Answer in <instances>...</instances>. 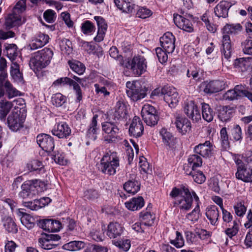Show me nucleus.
<instances>
[{
	"label": "nucleus",
	"mask_w": 252,
	"mask_h": 252,
	"mask_svg": "<svg viewBox=\"0 0 252 252\" xmlns=\"http://www.w3.org/2000/svg\"><path fill=\"white\" fill-rule=\"evenodd\" d=\"M170 196L175 199L173 202L174 206L183 210L188 211L191 208L193 198L196 203H199V198L195 191L186 185H182L180 188H173Z\"/></svg>",
	"instance_id": "obj_1"
},
{
	"label": "nucleus",
	"mask_w": 252,
	"mask_h": 252,
	"mask_svg": "<svg viewBox=\"0 0 252 252\" xmlns=\"http://www.w3.org/2000/svg\"><path fill=\"white\" fill-rule=\"evenodd\" d=\"M53 51L49 48H44L34 53L31 58L29 65L34 72L46 67L51 62Z\"/></svg>",
	"instance_id": "obj_2"
},
{
	"label": "nucleus",
	"mask_w": 252,
	"mask_h": 252,
	"mask_svg": "<svg viewBox=\"0 0 252 252\" xmlns=\"http://www.w3.org/2000/svg\"><path fill=\"white\" fill-rule=\"evenodd\" d=\"M119 166L120 161L117 153L109 151L104 154L101 158L98 169L102 173L111 176L116 173L117 169L119 168Z\"/></svg>",
	"instance_id": "obj_3"
},
{
	"label": "nucleus",
	"mask_w": 252,
	"mask_h": 252,
	"mask_svg": "<svg viewBox=\"0 0 252 252\" xmlns=\"http://www.w3.org/2000/svg\"><path fill=\"white\" fill-rule=\"evenodd\" d=\"M222 30L223 34L222 39V48L221 51L224 57L228 60L231 56L232 51L230 38L228 34H237L242 30V26L239 23L226 24Z\"/></svg>",
	"instance_id": "obj_4"
},
{
	"label": "nucleus",
	"mask_w": 252,
	"mask_h": 252,
	"mask_svg": "<svg viewBox=\"0 0 252 252\" xmlns=\"http://www.w3.org/2000/svg\"><path fill=\"white\" fill-rule=\"evenodd\" d=\"M125 67L130 69L136 76H139L144 73L147 69V62L145 58L141 56H135L132 60L126 61L123 63Z\"/></svg>",
	"instance_id": "obj_5"
},
{
	"label": "nucleus",
	"mask_w": 252,
	"mask_h": 252,
	"mask_svg": "<svg viewBox=\"0 0 252 252\" xmlns=\"http://www.w3.org/2000/svg\"><path fill=\"white\" fill-rule=\"evenodd\" d=\"M4 95L10 99L21 95V93L8 80V75L2 73L0 75V99L4 98Z\"/></svg>",
	"instance_id": "obj_6"
},
{
	"label": "nucleus",
	"mask_w": 252,
	"mask_h": 252,
	"mask_svg": "<svg viewBox=\"0 0 252 252\" xmlns=\"http://www.w3.org/2000/svg\"><path fill=\"white\" fill-rule=\"evenodd\" d=\"M101 126L105 141L110 143L118 140L120 128L117 122H105L101 124Z\"/></svg>",
	"instance_id": "obj_7"
},
{
	"label": "nucleus",
	"mask_w": 252,
	"mask_h": 252,
	"mask_svg": "<svg viewBox=\"0 0 252 252\" xmlns=\"http://www.w3.org/2000/svg\"><path fill=\"white\" fill-rule=\"evenodd\" d=\"M127 95L133 101H137L146 95V90L138 81H128L126 83Z\"/></svg>",
	"instance_id": "obj_8"
},
{
	"label": "nucleus",
	"mask_w": 252,
	"mask_h": 252,
	"mask_svg": "<svg viewBox=\"0 0 252 252\" xmlns=\"http://www.w3.org/2000/svg\"><path fill=\"white\" fill-rule=\"evenodd\" d=\"M26 115L22 113L20 110L13 111L7 118V124L9 128L17 131L24 126Z\"/></svg>",
	"instance_id": "obj_9"
},
{
	"label": "nucleus",
	"mask_w": 252,
	"mask_h": 252,
	"mask_svg": "<svg viewBox=\"0 0 252 252\" xmlns=\"http://www.w3.org/2000/svg\"><path fill=\"white\" fill-rule=\"evenodd\" d=\"M141 115L148 126H152L157 124L158 116L155 108L153 106L148 104H145L142 107Z\"/></svg>",
	"instance_id": "obj_10"
},
{
	"label": "nucleus",
	"mask_w": 252,
	"mask_h": 252,
	"mask_svg": "<svg viewBox=\"0 0 252 252\" xmlns=\"http://www.w3.org/2000/svg\"><path fill=\"white\" fill-rule=\"evenodd\" d=\"M161 94L164 101L171 108H174L179 102V96L176 89L171 86H164L161 89Z\"/></svg>",
	"instance_id": "obj_11"
},
{
	"label": "nucleus",
	"mask_w": 252,
	"mask_h": 252,
	"mask_svg": "<svg viewBox=\"0 0 252 252\" xmlns=\"http://www.w3.org/2000/svg\"><path fill=\"white\" fill-rule=\"evenodd\" d=\"M225 83L220 80H213L211 81H204L201 83L200 86L201 91L205 93L211 94L218 93L224 88Z\"/></svg>",
	"instance_id": "obj_12"
},
{
	"label": "nucleus",
	"mask_w": 252,
	"mask_h": 252,
	"mask_svg": "<svg viewBox=\"0 0 252 252\" xmlns=\"http://www.w3.org/2000/svg\"><path fill=\"white\" fill-rule=\"evenodd\" d=\"M61 237L57 234L44 235L38 239L40 246L45 250H51L59 245Z\"/></svg>",
	"instance_id": "obj_13"
},
{
	"label": "nucleus",
	"mask_w": 252,
	"mask_h": 252,
	"mask_svg": "<svg viewBox=\"0 0 252 252\" xmlns=\"http://www.w3.org/2000/svg\"><path fill=\"white\" fill-rule=\"evenodd\" d=\"M36 141L43 150L46 152H52L54 147V141L53 138L47 134L41 133L36 137Z\"/></svg>",
	"instance_id": "obj_14"
},
{
	"label": "nucleus",
	"mask_w": 252,
	"mask_h": 252,
	"mask_svg": "<svg viewBox=\"0 0 252 252\" xmlns=\"http://www.w3.org/2000/svg\"><path fill=\"white\" fill-rule=\"evenodd\" d=\"M175 37L170 32L165 33L160 38V43L162 48L169 54L172 53L175 49Z\"/></svg>",
	"instance_id": "obj_15"
},
{
	"label": "nucleus",
	"mask_w": 252,
	"mask_h": 252,
	"mask_svg": "<svg viewBox=\"0 0 252 252\" xmlns=\"http://www.w3.org/2000/svg\"><path fill=\"white\" fill-rule=\"evenodd\" d=\"M21 191L19 193L20 197L23 199L32 198L38 193L32 182L28 181L21 185Z\"/></svg>",
	"instance_id": "obj_16"
},
{
	"label": "nucleus",
	"mask_w": 252,
	"mask_h": 252,
	"mask_svg": "<svg viewBox=\"0 0 252 252\" xmlns=\"http://www.w3.org/2000/svg\"><path fill=\"white\" fill-rule=\"evenodd\" d=\"M184 111L187 116L193 121L197 122L201 120L199 110L193 101H189L185 103Z\"/></svg>",
	"instance_id": "obj_17"
},
{
	"label": "nucleus",
	"mask_w": 252,
	"mask_h": 252,
	"mask_svg": "<svg viewBox=\"0 0 252 252\" xmlns=\"http://www.w3.org/2000/svg\"><path fill=\"white\" fill-rule=\"evenodd\" d=\"M71 132V128L65 122L58 123L52 130V134L59 138H67Z\"/></svg>",
	"instance_id": "obj_18"
},
{
	"label": "nucleus",
	"mask_w": 252,
	"mask_h": 252,
	"mask_svg": "<svg viewBox=\"0 0 252 252\" xmlns=\"http://www.w3.org/2000/svg\"><path fill=\"white\" fill-rule=\"evenodd\" d=\"M49 39V37L47 34L39 32L32 38L29 47L32 50L37 49L46 44Z\"/></svg>",
	"instance_id": "obj_19"
},
{
	"label": "nucleus",
	"mask_w": 252,
	"mask_h": 252,
	"mask_svg": "<svg viewBox=\"0 0 252 252\" xmlns=\"http://www.w3.org/2000/svg\"><path fill=\"white\" fill-rule=\"evenodd\" d=\"M144 131V126L140 118L135 116L133 118L129 128V133L135 137H140Z\"/></svg>",
	"instance_id": "obj_20"
},
{
	"label": "nucleus",
	"mask_w": 252,
	"mask_h": 252,
	"mask_svg": "<svg viewBox=\"0 0 252 252\" xmlns=\"http://www.w3.org/2000/svg\"><path fill=\"white\" fill-rule=\"evenodd\" d=\"M214 145L210 141H206L204 143L199 144L194 148L197 154H199L203 158H209L213 154Z\"/></svg>",
	"instance_id": "obj_21"
},
{
	"label": "nucleus",
	"mask_w": 252,
	"mask_h": 252,
	"mask_svg": "<svg viewBox=\"0 0 252 252\" xmlns=\"http://www.w3.org/2000/svg\"><path fill=\"white\" fill-rule=\"evenodd\" d=\"M39 226L43 229L49 232L59 231L62 227L60 221L53 219H45L39 222Z\"/></svg>",
	"instance_id": "obj_22"
},
{
	"label": "nucleus",
	"mask_w": 252,
	"mask_h": 252,
	"mask_svg": "<svg viewBox=\"0 0 252 252\" xmlns=\"http://www.w3.org/2000/svg\"><path fill=\"white\" fill-rule=\"evenodd\" d=\"M173 20L175 25L179 28L189 32L193 31L192 25L191 22L183 16L174 14Z\"/></svg>",
	"instance_id": "obj_23"
},
{
	"label": "nucleus",
	"mask_w": 252,
	"mask_h": 252,
	"mask_svg": "<svg viewBox=\"0 0 252 252\" xmlns=\"http://www.w3.org/2000/svg\"><path fill=\"white\" fill-rule=\"evenodd\" d=\"M124 227L117 222H110L107 226V235L110 238L120 237L123 233Z\"/></svg>",
	"instance_id": "obj_24"
},
{
	"label": "nucleus",
	"mask_w": 252,
	"mask_h": 252,
	"mask_svg": "<svg viewBox=\"0 0 252 252\" xmlns=\"http://www.w3.org/2000/svg\"><path fill=\"white\" fill-rule=\"evenodd\" d=\"M236 178L245 183L252 182V168L246 165L237 170Z\"/></svg>",
	"instance_id": "obj_25"
},
{
	"label": "nucleus",
	"mask_w": 252,
	"mask_h": 252,
	"mask_svg": "<svg viewBox=\"0 0 252 252\" xmlns=\"http://www.w3.org/2000/svg\"><path fill=\"white\" fill-rule=\"evenodd\" d=\"M94 19L96 22L98 27L97 34L94 38V40L95 41L99 42L103 40L107 29V25L105 20L100 16H95Z\"/></svg>",
	"instance_id": "obj_26"
},
{
	"label": "nucleus",
	"mask_w": 252,
	"mask_h": 252,
	"mask_svg": "<svg viewBox=\"0 0 252 252\" xmlns=\"http://www.w3.org/2000/svg\"><path fill=\"white\" fill-rule=\"evenodd\" d=\"M231 4L227 1L222 0L220 1L214 8V13L218 18H225L228 16L229 9Z\"/></svg>",
	"instance_id": "obj_27"
},
{
	"label": "nucleus",
	"mask_w": 252,
	"mask_h": 252,
	"mask_svg": "<svg viewBox=\"0 0 252 252\" xmlns=\"http://www.w3.org/2000/svg\"><path fill=\"white\" fill-rule=\"evenodd\" d=\"M252 57L241 58L235 60L234 65L235 68L241 72H245L252 68Z\"/></svg>",
	"instance_id": "obj_28"
},
{
	"label": "nucleus",
	"mask_w": 252,
	"mask_h": 252,
	"mask_svg": "<svg viewBox=\"0 0 252 252\" xmlns=\"http://www.w3.org/2000/svg\"><path fill=\"white\" fill-rule=\"evenodd\" d=\"M205 215L211 224L213 225H217L218 224L219 211L216 206L211 205L208 206L206 209Z\"/></svg>",
	"instance_id": "obj_29"
},
{
	"label": "nucleus",
	"mask_w": 252,
	"mask_h": 252,
	"mask_svg": "<svg viewBox=\"0 0 252 252\" xmlns=\"http://www.w3.org/2000/svg\"><path fill=\"white\" fill-rule=\"evenodd\" d=\"M245 88L242 85H237L233 90L227 91L224 95L225 99L233 100L244 97Z\"/></svg>",
	"instance_id": "obj_30"
},
{
	"label": "nucleus",
	"mask_w": 252,
	"mask_h": 252,
	"mask_svg": "<svg viewBox=\"0 0 252 252\" xmlns=\"http://www.w3.org/2000/svg\"><path fill=\"white\" fill-rule=\"evenodd\" d=\"M175 124L179 131L182 134L189 132L191 127L190 121L187 118L183 117H176Z\"/></svg>",
	"instance_id": "obj_31"
},
{
	"label": "nucleus",
	"mask_w": 252,
	"mask_h": 252,
	"mask_svg": "<svg viewBox=\"0 0 252 252\" xmlns=\"http://www.w3.org/2000/svg\"><path fill=\"white\" fill-rule=\"evenodd\" d=\"M150 209V208L148 206L146 210H143L139 214L140 221L147 228L153 225L156 218L155 215L151 213Z\"/></svg>",
	"instance_id": "obj_32"
},
{
	"label": "nucleus",
	"mask_w": 252,
	"mask_h": 252,
	"mask_svg": "<svg viewBox=\"0 0 252 252\" xmlns=\"http://www.w3.org/2000/svg\"><path fill=\"white\" fill-rule=\"evenodd\" d=\"M144 205V200L142 196L133 197L125 202L126 208L129 210L134 211L142 208Z\"/></svg>",
	"instance_id": "obj_33"
},
{
	"label": "nucleus",
	"mask_w": 252,
	"mask_h": 252,
	"mask_svg": "<svg viewBox=\"0 0 252 252\" xmlns=\"http://www.w3.org/2000/svg\"><path fill=\"white\" fill-rule=\"evenodd\" d=\"M114 1L117 7L126 13H132L136 6H137L132 2V0H114Z\"/></svg>",
	"instance_id": "obj_34"
},
{
	"label": "nucleus",
	"mask_w": 252,
	"mask_h": 252,
	"mask_svg": "<svg viewBox=\"0 0 252 252\" xmlns=\"http://www.w3.org/2000/svg\"><path fill=\"white\" fill-rule=\"evenodd\" d=\"M98 118L97 115H94L91 122L90 124L89 127L87 131L86 135L91 140H95L97 138V131L99 128L97 126V119Z\"/></svg>",
	"instance_id": "obj_35"
},
{
	"label": "nucleus",
	"mask_w": 252,
	"mask_h": 252,
	"mask_svg": "<svg viewBox=\"0 0 252 252\" xmlns=\"http://www.w3.org/2000/svg\"><path fill=\"white\" fill-rule=\"evenodd\" d=\"M19 67V65L16 62H12L10 66V74L14 82L17 83H23V77L22 73L20 71Z\"/></svg>",
	"instance_id": "obj_36"
},
{
	"label": "nucleus",
	"mask_w": 252,
	"mask_h": 252,
	"mask_svg": "<svg viewBox=\"0 0 252 252\" xmlns=\"http://www.w3.org/2000/svg\"><path fill=\"white\" fill-rule=\"evenodd\" d=\"M21 15H17L12 12L5 19V26L7 29L22 25Z\"/></svg>",
	"instance_id": "obj_37"
},
{
	"label": "nucleus",
	"mask_w": 252,
	"mask_h": 252,
	"mask_svg": "<svg viewBox=\"0 0 252 252\" xmlns=\"http://www.w3.org/2000/svg\"><path fill=\"white\" fill-rule=\"evenodd\" d=\"M13 106V102L1 98L0 99V120H5Z\"/></svg>",
	"instance_id": "obj_38"
},
{
	"label": "nucleus",
	"mask_w": 252,
	"mask_h": 252,
	"mask_svg": "<svg viewBox=\"0 0 252 252\" xmlns=\"http://www.w3.org/2000/svg\"><path fill=\"white\" fill-rule=\"evenodd\" d=\"M127 113L126 107L125 104L122 102L118 101L113 114L114 119L117 120L123 119L125 118Z\"/></svg>",
	"instance_id": "obj_39"
},
{
	"label": "nucleus",
	"mask_w": 252,
	"mask_h": 252,
	"mask_svg": "<svg viewBox=\"0 0 252 252\" xmlns=\"http://www.w3.org/2000/svg\"><path fill=\"white\" fill-rule=\"evenodd\" d=\"M159 134L162 137V142L165 145L169 147H172L174 145L176 139L167 129L162 128L160 130Z\"/></svg>",
	"instance_id": "obj_40"
},
{
	"label": "nucleus",
	"mask_w": 252,
	"mask_h": 252,
	"mask_svg": "<svg viewBox=\"0 0 252 252\" xmlns=\"http://www.w3.org/2000/svg\"><path fill=\"white\" fill-rule=\"evenodd\" d=\"M202 115L203 119L208 122L213 120L215 112L208 104L202 103Z\"/></svg>",
	"instance_id": "obj_41"
},
{
	"label": "nucleus",
	"mask_w": 252,
	"mask_h": 252,
	"mask_svg": "<svg viewBox=\"0 0 252 252\" xmlns=\"http://www.w3.org/2000/svg\"><path fill=\"white\" fill-rule=\"evenodd\" d=\"M140 184L136 180H129L124 185V189L129 193L135 194L140 189Z\"/></svg>",
	"instance_id": "obj_42"
},
{
	"label": "nucleus",
	"mask_w": 252,
	"mask_h": 252,
	"mask_svg": "<svg viewBox=\"0 0 252 252\" xmlns=\"http://www.w3.org/2000/svg\"><path fill=\"white\" fill-rule=\"evenodd\" d=\"M189 167L191 171L195 170L196 168L202 166V158L197 154L190 155L188 159Z\"/></svg>",
	"instance_id": "obj_43"
},
{
	"label": "nucleus",
	"mask_w": 252,
	"mask_h": 252,
	"mask_svg": "<svg viewBox=\"0 0 252 252\" xmlns=\"http://www.w3.org/2000/svg\"><path fill=\"white\" fill-rule=\"evenodd\" d=\"M68 63L74 72L78 75H82L85 71L86 67L85 65L80 62L76 60L69 61Z\"/></svg>",
	"instance_id": "obj_44"
},
{
	"label": "nucleus",
	"mask_w": 252,
	"mask_h": 252,
	"mask_svg": "<svg viewBox=\"0 0 252 252\" xmlns=\"http://www.w3.org/2000/svg\"><path fill=\"white\" fill-rule=\"evenodd\" d=\"M232 111L228 106L222 107L219 111L218 117L222 122H227L232 117Z\"/></svg>",
	"instance_id": "obj_45"
},
{
	"label": "nucleus",
	"mask_w": 252,
	"mask_h": 252,
	"mask_svg": "<svg viewBox=\"0 0 252 252\" xmlns=\"http://www.w3.org/2000/svg\"><path fill=\"white\" fill-rule=\"evenodd\" d=\"M85 244L83 241H71L63 246V248L70 251L80 250L85 247Z\"/></svg>",
	"instance_id": "obj_46"
},
{
	"label": "nucleus",
	"mask_w": 252,
	"mask_h": 252,
	"mask_svg": "<svg viewBox=\"0 0 252 252\" xmlns=\"http://www.w3.org/2000/svg\"><path fill=\"white\" fill-rule=\"evenodd\" d=\"M27 167L30 171H38L40 173H44V165L38 160H32L28 163Z\"/></svg>",
	"instance_id": "obj_47"
},
{
	"label": "nucleus",
	"mask_w": 252,
	"mask_h": 252,
	"mask_svg": "<svg viewBox=\"0 0 252 252\" xmlns=\"http://www.w3.org/2000/svg\"><path fill=\"white\" fill-rule=\"evenodd\" d=\"M3 226L8 232L16 233L18 231L17 225L10 217H6L3 219Z\"/></svg>",
	"instance_id": "obj_48"
},
{
	"label": "nucleus",
	"mask_w": 252,
	"mask_h": 252,
	"mask_svg": "<svg viewBox=\"0 0 252 252\" xmlns=\"http://www.w3.org/2000/svg\"><path fill=\"white\" fill-rule=\"evenodd\" d=\"M4 46L7 57L14 61L18 55L17 46L14 44H6Z\"/></svg>",
	"instance_id": "obj_49"
},
{
	"label": "nucleus",
	"mask_w": 252,
	"mask_h": 252,
	"mask_svg": "<svg viewBox=\"0 0 252 252\" xmlns=\"http://www.w3.org/2000/svg\"><path fill=\"white\" fill-rule=\"evenodd\" d=\"M94 87L96 94L102 95L104 96L109 95L110 92L109 91L110 88L109 83L106 82L104 86L98 84H95Z\"/></svg>",
	"instance_id": "obj_50"
},
{
	"label": "nucleus",
	"mask_w": 252,
	"mask_h": 252,
	"mask_svg": "<svg viewBox=\"0 0 252 252\" xmlns=\"http://www.w3.org/2000/svg\"><path fill=\"white\" fill-rule=\"evenodd\" d=\"M186 173L187 175L191 176L194 182L198 184H202L206 180L205 176L201 171H196L195 170L190 171L189 173L187 171H186Z\"/></svg>",
	"instance_id": "obj_51"
},
{
	"label": "nucleus",
	"mask_w": 252,
	"mask_h": 252,
	"mask_svg": "<svg viewBox=\"0 0 252 252\" xmlns=\"http://www.w3.org/2000/svg\"><path fill=\"white\" fill-rule=\"evenodd\" d=\"M95 30V26L90 21H85L81 25V31L85 34H92Z\"/></svg>",
	"instance_id": "obj_52"
},
{
	"label": "nucleus",
	"mask_w": 252,
	"mask_h": 252,
	"mask_svg": "<svg viewBox=\"0 0 252 252\" xmlns=\"http://www.w3.org/2000/svg\"><path fill=\"white\" fill-rule=\"evenodd\" d=\"M220 140L222 147L227 149L229 147V141L226 127H223L220 131Z\"/></svg>",
	"instance_id": "obj_53"
},
{
	"label": "nucleus",
	"mask_w": 252,
	"mask_h": 252,
	"mask_svg": "<svg viewBox=\"0 0 252 252\" xmlns=\"http://www.w3.org/2000/svg\"><path fill=\"white\" fill-rule=\"evenodd\" d=\"M136 12V17L142 19H145L149 17L152 14V12L150 9L145 6L138 7Z\"/></svg>",
	"instance_id": "obj_54"
},
{
	"label": "nucleus",
	"mask_w": 252,
	"mask_h": 252,
	"mask_svg": "<svg viewBox=\"0 0 252 252\" xmlns=\"http://www.w3.org/2000/svg\"><path fill=\"white\" fill-rule=\"evenodd\" d=\"M26 0H19L13 8L12 12L17 15L21 14L26 10Z\"/></svg>",
	"instance_id": "obj_55"
},
{
	"label": "nucleus",
	"mask_w": 252,
	"mask_h": 252,
	"mask_svg": "<svg viewBox=\"0 0 252 252\" xmlns=\"http://www.w3.org/2000/svg\"><path fill=\"white\" fill-rule=\"evenodd\" d=\"M66 101V97L61 93L54 94L52 97V102L57 107L62 106Z\"/></svg>",
	"instance_id": "obj_56"
},
{
	"label": "nucleus",
	"mask_w": 252,
	"mask_h": 252,
	"mask_svg": "<svg viewBox=\"0 0 252 252\" xmlns=\"http://www.w3.org/2000/svg\"><path fill=\"white\" fill-rule=\"evenodd\" d=\"M113 244L117 247L124 251H127L130 247V241L128 239H122L115 241Z\"/></svg>",
	"instance_id": "obj_57"
},
{
	"label": "nucleus",
	"mask_w": 252,
	"mask_h": 252,
	"mask_svg": "<svg viewBox=\"0 0 252 252\" xmlns=\"http://www.w3.org/2000/svg\"><path fill=\"white\" fill-rule=\"evenodd\" d=\"M156 53L159 62L160 63H164L166 62L168 59V53L163 48L159 47L156 48Z\"/></svg>",
	"instance_id": "obj_58"
},
{
	"label": "nucleus",
	"mask_w": 252,
	"mask_h": 252,
	"mask_svg": "<svg viewBox=\"0 0 252 252\" xmlns=\"http://www.w3.org/2000/svg\"><path fill=\"white\" fill-rule=\"evenodd\" d=\"M34 219L30 215H25L21 218V223L25 226L27 228L30 229L33 227L34 224L33 222Z\"/></svg>",
	"instance_id": "obj_59"
},
{
	"label": "nucleus",
	"mask_w": 252,
	"mask_h": 252,
	"mask_svg": "<svg viewBox=\"0 0 252 252\" xmlns=\"http://www.w3.org/2000/svg\"><path fill=\"white\" fill-rule=\"evenodd\" d=\"M199 203H196V205L194 209L187 215V217L189 220L193 221H197L198 220L200 211Z\"/></svg>",
	"instance_id": "obj_60"
},
{
	"label": "nucleus",
	"mask_w": 252,
	"mask_h": 252,
	"mask_svg": "<svg viewBox=\"0 0 252 252\" xmlns=\"http://www.w3.org/2000/svg\"><path fill=\"white\" fill-rule=\"evenodd\" d=\"M60 46L62 51L69 55L72 52L71 42L67 39H63L61 43Z\"/></svg>",
	"instance_id": "obj_61"
},
{
	"label": "nucleus",
	"mask_w": 252,
	"mask_h": 252,
	"mask_svg": "<svg viewBox=\"0 0 252 252\" xmlns=\"http://www.w3.org/2000/svg\"><path fill=\"white\" fill-rule=\"evenodd\" d=\"M231 131L232 136L235 141H239L242 139V129L238 125H234Z\"/></svg>",
	"instance_id": "obj_62"
},
{
	"label": "nucleus",
	"mask_w": 252,
	"mask_h": 252,
	"mask_svg": "<svg viewBox=\"0 0 252 252\" xmlns=\"http://www.w3.org/2000/svg\"><path fill=\"white\" fill-rule=\"evenodd\" d=\"M242 46L244 53L248 55H252V40L247 39L242 43Z\"/></svg>",
	"instance_id": "obj_63"
},
{
	"label": "nucleus",
	"mask_w": 252,
	"mask_h": 252,
	"mask_svg": "<svg viewBox=\"0 0 252 252\" xmlns=\"http://www.w3.org/2000/svg\"><path fill=\"white\" fill-rule=\"evenodd\" d=\"M107 247L96 245H91L85 250V252H107Z\"/></svg>",
	"instance_id": "obj_64"
}]
</instances>
